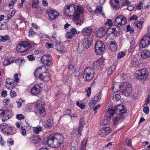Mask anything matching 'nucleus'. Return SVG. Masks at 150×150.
Listing matches in <instances>:
<instances>
[{"instance_id": "obj_16", "label": "nucleus", "mask_w": 150, "mask_h": 150, "mask_svg": "<svg viewBox=\"0 0 150 150\" xmlns=\"http://www.w3.org/2000/svg\"><path fill=\"white\" fill-rule=\"evenodd\" d=\"M15 82L13 80L11 79H7L6 81V88L11 90L14 87Z\"/></svg>"}, {"instance_id": "obj_38", "label": "nucleus", "mask_w": 150, "mask_h": 150, "mask_svg": "<svg viewBox=\"0 0 150 150\" xmlns=\"http://www.w3.org/2000/svg\"><path fill=\"white\" fill-rule=\"evenodd\" d=\"M142 24L143 23L141 21H140L139 22L138 21H136L134 22L135 26L137 28L139 29H140L141 28Z\"/></svg>"}, {"instance_id": "obj_6", "label": "nucleus", "mask_w": 150, "mask_h": 150, "mask_svg": "<svg viewBox=\"0 0 150 150\" xmlns=\"http://www.w3.org/2000/svg\"><path fill=\"white\" fill-rule=\"evenodd\" d=\"M75 11V6L72 4L66 6L64 8V13L68 16L74 15Z\"/></svg>"}, {"instance_id": "obj_35", "label": "nucleus", "mask_w": 150, "mask_h": 150, "mask_svg": "<svg viewBox=\"0 0 150 150\" xmlns=\"http://www.w3.org/2000/svg\"><path fill=\"white\" fill-rule=\"evenodd\" d=\"M116 66L115 65H112L109 69L108 71V74L109 75L111 74L112 72L115 70L116 69Z\"/></svg>"}, {"instance_id": "obj_33", "label": "nucleus", "mask_w": 150, "mask_h": 150, "mask_svg": "<svg viewBox=\"0 0 150 150\" xmlns=\"http://www.w3.org/2000/svg\"><path fill=\"white\" fill-rule=\"evenodd\" d=\"M44 75L43 76V79H42V80L45 81H47L50 80V76L49 73L47 72H44Z\"/></svg>"}, {"instance_id": "obj_11", "label": "nucleus", "mask_w": 150, "mask_h": 150, "mask_svg": "<svg viewBox=\"0 0 150 150\" xmlns=\"http://www.w3.org/2000/svg\"><path fill=\"white\" fill-rule=\"evenodd\" d=\"M2 125H2L3 127L2 129V131L3 133L8 136L14 134L13 133V130L11 126L6 124L5 123H3Z\"/></svg>"}, {"instance_id": "obj_63", "label": "nucleus", "mask_w": 150, "mask_h": 150, "mask_svg": "<svg viewBox=\"0 0 150 150\" xmlns=\"http://www.w3.org/2000/svg\"><path fill=\"white\" fill-rule=\"evenodd\" d=\"M143 111L146 114H148L149 112V107L146 106L143 109Z\"/></svg>"}, {"instance_id": "obj_24", "label": "nucleus", "mask_w": 150, "mask_h": 150, "mask_svg": "<svg viewBox=\"0 0 150 150\" xmlns=\"http://www.w3.org/2000/svg\"><path fill=\"white\" fill-rule=\"evenodd\" d=\"M103 62V60L102 59L97 60L93 64V67L95 68L99 67Z\"/></svg>"}, {"instance_id": "obj_7", "label": "nucleus", "mask_w": 150, "mask_h": 150, "mask_svg": "<svg viewBox=\"0 0 150 150\" xmlns=\"http://www.w3.org/2000/svg\"><path fill=\"white\" fill-rule=\"evenodd\" d=\"M30 45L27 42H21L17 46V50L18 52H23L28 50Z\"/></svg>"}, {"instance_id": "obj_13", "label": "nucleus", "mask_w": 150, "mask_h": 150, "mask_svg": "<svg viewBox=\"0 0 150 150\" xmlns=\"http://www.w3.org/2000/svg\"><path fill=\"white\" fill-rule=\"evenodd\" d=\"M108 29L109 28L105 26L100 27L96 32L97 36L98 37H102L104 36L106 34Z\"/></svg>"}, {"instance_id": "obj_4", "label": "nucleus", "mask_w": 150, "mask_h": 150, "mask_svg": "<svg viewBox=\"0 0 150 150\" xmlns=\"http://www.w3.org/2000/svg\"><path fill=\"white\" fill-rule=\"evenodd\" d=\"M94 72L93 70L90 67L86 68L84 71L83 78L86 81H89L93 78Z\"/></svg>"}, {"instance_id": "obj_17", "label": "nucleus", "mask_w": 150, "mask_h": 150, "mask_svg": "<svg viewBox=\"0 0 150 150\" xmlns=\"http://www.w3.org/2000/svg\"><path fill=\"white\" fill-rule=\"evenodd\" d=\"M29 140H30V142L33 144H38L41 141V139L40 137L38 136H31L28 138Z\"/></svg>"}, {"instance_id": "obj_27", "label": "nucleus", "mask_w": 150, "mask_h": 150, "mask_svg": "<svg viewBox=\"0 0 150 150\" xmlns=\"http://www.w3.org/2000/svg\"><path fill=\"white\" fill-rule=\"evenodd\" d=\"M87 142V139L86 138H85L81 142L79 150H86V147Z\"/></svg>"}, {"instance_id": "obj_47", "label": "nucleus", "mask_w": 150, "mask_h": 150, "mask_svg": "<svg viewBox=\"0 0 150 150\" xmlns=\"http://www.w3.org/2000/svg\"><path fill=\"white\" fill-rule=\"evenodd\" d=\"M15 62L17 64L19 63L23 64L25 62L24 59L23 58L17 59L15 61Z\"/></svg>"}, {"instance_id": "obj_42", "label": "nucleus", "mask_w": 150, "mask_h": 150, "mask_svg": "<svg viewBox=\"0 0 150 150\" xmlns=\"http://www.w3.org/2000/svg\"><path fill=\"white\" fill-rule=\"evenodd\" d=\"M53 124V122L50 120H48L45 123V126L47 128L50 127L52 126Z\"/></svg>"}, {"instance_id": "obj_26", "label": "nucleus", "mask_w": 150, "mask_h": 150, "mask_svg": "<svg viewBox=\"0 0 150 150\" xmlns=\"http://www.w3.org/2000/svg\"><path fill=\"white\" fill-rule=\"evenodd\" d=\"M102 93L100 91L99 93H97L93 99V100L95 102H97L99 101L101 98Z\"/></svg>"}, {"instance_id": "obj_29", "label": "nucleus", "mask_w": 150, "mask_h": 150, "mask_svg": "<svg viewBox=\"0 0 150 150\" xmlns=\"http://www.w3.org/2000/svg\"><path fill=\"white\" fill-rule=\"evenodd\" d=\"M42 67H40L36 69L34 71V74L35 76L36 77H38L39 75L42 73Z\"/></svg>"}, {"instance_id": "obj_28", "label": "nucleus", "mask_w": 150, "mask_h": 150, "mask_svg": "<svg viewBox=\"0 0 150 150\" xmlns=\"http://www.w3.org/2000/svg\"><path fill=\"white\" fill-rule=\"evenodd\" d=\"M40 89L39 88L37 87L36 86H33L31 89V91L32 94H37L40 92Z\"/></svg>"}, {"instance_id": "obj_43", "label": "nucleus", "mask_w": 150, "mask_h": 150, "mask_svg": "<svg viewBox=\"0 0 150 150\" xmlns=\"http://www.w3.org/2000/svg\"><path fill=\"white\" fill-rule=\"evenodd\" d=\"M112 22L111 19H107V22L105 23V26H107V25H108V27L109 28V29L110 28V27L112 26Z\"/></svg>"}, {"instance_id": "obj_56", "label": "nucleus", "mask_w": 150, "mask_h": 150, "mask_svg": "<svg viewBox=\"0 0 150 150\" xmlns=\"http://www.w3.org/2000/svg\"><path fill=\"white\" fill-rule=\"evenodd\" d=\"M16 118L18 120H21L24 118V116L22 114H18L16 115Z\"/></svg>"}, {"instance_id": "obj_5", "label": "nucleus", "mask_w": 150, "mask_h": 150, "mask_svg": "<svg viewBox=\"0 0 150 150\" xmlns=\"http://www.w3.org/2000/svg\"><path fill=\"white\" fill-rule=\"evenodd\" d=\"M150 42V35H145L142 39L140 42L139 47V50H142V48H145L148 46Z\"/></svg>"}, {"instance_id": "obj_54", "label": "nucleus", "mask_w": 150, "mask_h": 150, "mask_svg": "<svg viewBox=\"0 0 150 150\" xmlns=\"http://www.w3.org/2000/svg\"><path fill=\"white\" fill-rule=\"evenodd\" d=\"M34 8H35L36 9L35 10V12L37 13H42V11L40 8L39 7V6H37L36 7H35Z\"/></svg>"}, {"instance_id": "obj_40", "label": "nucleus", "mask_w": 150, "mask_h": 150, "mask_svg": "<svg viewBox=\"0 0 150 150\" xmlns=\"http://www.w3.org/2000/svg\"><path fill=\"white\" fill-rule=\"evenodd\" d=\"M9 37L8 35H5L4 36H0V41L5 42L9 40Z\"/></svg>"}, {"instance_id": "obj_32", "label": "nucleus", "mask_w": 150, "mask_h": 150, "mask_svg": "<svg viewBox=\"0 0 150 150\" xmlns=\"http://www.w3.org/2000/svg\"><path fill=\"white\" fill-rule=\"evenodd\" d=\"M42 127L40 126H37L33 127V132L36 134H38L40 132L42 131Z\"/></svg>"}, {"instance_id": "obj_36", "label": "nucleus", "mask_w": 150, "mask_h": 150, "mask_svg": "<svg viewBox=\"0 0 150 150\" xmlns=\"http://www.w3.org/2000/svg\"><path fill=\"white\" fill-rule=\"evenodd\" d=\"M131 63L132 65L135 67H138L139 65L138 61L137 60H132Z\"/></svg>"}, {"instance_id": "obj_25", "label": "nucleus", "mask_w": 150, "mask_h": 150, "mask_svg": "<svg viewBox=\"0 0 150 150\" xmlns=\"http://www.w3.org/2000/svg\"><path fill=\"white\" fill-rule=\"evenodd\" d=\"M150 55V52L149 51L145 50L142 51L141 54V56L143 59H146Z\"/></svg>"}, {"instance_id": "obj_18", "label": "nucleus", "mask_w": 150, "mask_h": 150, "mask_svg": "<svg viewBox=\"0 0 150 150\" xmlns=\"http://www.w3.org/2000/svg\"><path fill=\"white\" fill-rule=\"evenodd\" d=\"M82 32L84 35L89 36L92 34V30L90 27H86L83 29Z\"/></svg>"}, {"instance_id": "obj_31", "label": "nucleus", "mask_w": 150, "mask_h": 150, "mask_svg": "<svg viewBox=\"0 0 150 150\" xmlns=\"http://www.w3.org/2000/svg\"><path fill=\"white\" fill-rule=\"evenodd\" d=\"M124 117L122 116H121L120 117L119 115H118L113 120V123L114 124V125L118 123L119 121L122 119V120L123 119Z\"/></svg>"}, {"instance_id": "obj_52", "label": "nucleus", "mask_w": 150, "mask_h": 150, "mask_svg": "<svg viewBox=\"0 0 150 150\" xmlns=\"http://www.w3.org/2000/svg\"><path fill=\"white\" fill-rule=\"evenodd\" d=\"M125 55V53L123 52H120L117 56V58L120 59Z\"/></svg>"}, {"instance_id": "obj_53", "label": "nucleus", "mask_w": 150, "mask_h": 150, "mask_svg": "<svg viewBox=\"0 0 150 150\" xmlns=\"http://www.w3.org/2000/svg\"><path fill=\"white\" fill-rule=\"evenodd\" d=\"M126 28L127 31L129 32L130 33H132L134 32V29L132 28H131L130 25H128L127 27Z\"/></svg>"}, {"instance_id": "obj_22", "label": "nucleus", "mask_w": 150, "mask_h": 150, "mask_svg": "<svg viewBox=\"0 0 150 150\" xmlns=\"http://www.w3.org/2000/svg\"><path fill=\"white\" fill-rule=\"evenodd\" d=\"M115 112V110L112 109H109L106 110L105 115L107 118H110L111 117H112L114 115Z\"/></svg>"}, {"instance_id": "obj_39", "label": "nucleus", "mask_w": 150, "mask_h": 150, "mask_svg": "<svg viewBox=\"0 0 150 150\" xmlns=\"http://www.w3.org/2000/svg\"><path fill=\"white\" fill-rule=\"evenodd\" d=\"M103 129L104 130L103 132H105L106 135L109 134L111 131V128L109 127H104Z\"/></svg>"}, {"instance_id": "obj_10", "label": "nucleus", "mask_w": 150, "mask_h": 150, "mask_svg": "<svg viewBox=\"0 0 150 150\" xmlns=\"http://www.w3.org/2000/svg\"><path fill=\"white\" fill-rule=\"evenodd\" d=\"M127 22L126 19L122 16L119 15L115 19L114 23V25L119 27L122 25H125Z\"/></svg>"}, {"instance_id": "obj_30", "label": "nucleus", "mask_w": 150, "mask_h": 150, "mask_svg": "<svg viewBox=\"0 0 150 150\" xmlns=\"http://www.w3.org/2000/svg\"><path fill=\"white\" fill-rule=\"evenodd\" d=\"M14 60L11 58H8L5 59L3 62V64L4 66H6L14 62Z\"/></svg>"}, {"instance_id": "obj_23", "label": "nucleus", "mask_w": 150, "mask_h": 150, "mask_svg": "<svg viewBox=\"0 0 150 150\" xmlns=\"http://www.w3.org/2000/svg\"><path fill=\"white\" fill-rule=\"evenodd\" d=\"M117 44L115 41H112L110 42V44L109 46L110 49L112 52L115 51L117 48Z\"/></svg>"}, {"instance_id": "obj_37", "label": "nucleus", "mask_w": 150, "mask_h": 150, "mask_svg": "<svg viewBox=\"0 0 150 150\" xmlns=\"http://www.w3.org/2000/svg\"><path fill=\"white\" fill-rule=\"evenodd\" d=\"M35 108L38 110V111H39V110L44 108L43 107L42 105L39 103H37L35 105Z\"/></svg>"}, {"instance_id": "obj_14", "label": "nucleus", "mask_w": 150, "mask_h": 150, "mask_svg": "<svg viewBox=\"0 0 150 150\" xmlns=\"http://www.w3.org/2000/svg\"><path fill=\"white\" fill-rule=\"evenodd\" d=\"M41 60L43 64L46 66H50L51 64V59L50 55L43 56L41 59Z\"/></svg>"}, {"instance_id": "obj_45", "label": "nucleus", "mask_w": 150, "mask_h": 150, "mask_svg": "<svg viewBox=\"0 0 150 150\" xmlns=\"http://www.w3.org/2000/svg\"><path fill=\"white\" fill-rule=\"evenodd\" d=\"M38 112H39L40 115L41 117H44L46 114L44 108L39 110Z\"/></svg>"}, {"instance_id": "obj_48", "label": "nucleus", "mask_w": 150, "mask_h": 150, "mask_svg": "<svg viewBox=\"0 0 150 150\" xmlns=\"http://www.w3.org/2000/svg\"><path fill=\"white\" fill-rule=\"evenodd\" d=\"M85 91L87 93V95L88 97L90 96L91 94V88L88 87L85 89Z\"/></svg>"}, {"instance_id": "obj_19", "label": "nucleus", "mask_w": 150, "mask_h": 150, "mask_svg": "<svg viewBox=\"0 0 150 150\" xmlns=\"http://www.w3.org/2000/svg\"><path fill=\"white\" fill-rule=\"evenodd\" d=\"M90 38H84L82 43L84 48H88L91 45V43L90 41Z\"/></svg>"}, {"instance_id": "obj_51", "label": "nucleus", "mask_w": 150, "mask_h": 150, "mask_svg": "<svg viewBox=\"0 0 150 150\" xmlns=\"http://www.w3.org/2000/svg\"><path fill=\"white\" fill-rule=\"evenodd\" d=\"M85 124V122L84 121V117L81 118L79 121V125L84 126Z\"/></svg>"}, {"instance_id": "obj_8", "label": "nucleus", "mask_w": 150, "mask_h": 150, "mask_svg": "<svg viewBox=\"0 0 150 150\" xmlns=\"http://www.w3.org/2000/svg\"><path fill=\"white\" fill-rule=\"evenodd\" d=\"M95 49L96 54L98 55L101 54L105 50L104 43L101 41H97L95 44Z\"/></svg>"}, {"instance_id": "obj_60", "label": "nucleus", "mask_w": 150, "mask_h": 150, "mask_svg": "<svg viewBox=\"0 0 150 150\" xmlns=\"http://www.w3.org/2000/svg\"><path fill=\"white\" fill-rule=\"evenodd\" d=\"M14 78V81H15L16 82H19V78L18 77V74H15L13 76Z\"/></svg>"}, {"instance_id": "obj_2", "label": "nucleus", "mask_w": 150, "mask_h": 150, "mask_svg": "<svg viewBox=\"0 0 150 150\" xmlns=\"http://www.w3.org/2000/svg\"><path fill=\"white\" fill-rule=\"evenodd\" d=\"M121 89L122 94L128 96L131 94L132 92V87L129 83L125 82L121 84H120L117 82H115L114 83L112 91L116 92L118 91V89Z\"/></svg>"}, {"instance_id": "obj_41", "label": "nucleus", "mask_w": 150, "mask_h": 150, "mask_svg": "<svg viewBox=\"0 0 150 150\" xmlns=\"http://www.w3.org/2000/svg\"><path fill=\"white\" fill-rule=\"evenodd\" d=\"M38 4L39 0H33L31 6L32 8H34L35 7L39 6Z\"/></svg>"}, {"instance_id": "obj_21", "label": "nucleus", "mask_w": 150, "mask_h": 150, "mask_svg": "<svg viewBox=\"0 0 150 150\" xmlns=\"http://www.w3.org/2000/svg\"><path fill=\"white\" fill-rule=\"evenodd\" d=\"M116 110L119 112L120 115L125 114L126 111L125 107L124 105H118L117 108Z\"/></svg>"}, {"instance_id": "obj_46", "label": "nucleus", "mask_w": 150, "mask_h": 150, "mask_svg": "<svg viewBox=\"0 0 150 150\" xmlns=\"http://www.w3.org/2000/svg\"><path fill=\"white\" fill-rule=\"evenodd\" d=\"M74 36V35L70 32L67 33L65 35V37L68 39H71Z\"/></svg>"}, {"instance_id": "obj_64", "label": "nucleus", "mask_w": 150, "mask_h": 150, "mask_svg": "<svg viewBox=\"0 0 150 150\" xmlns=\"http://www.w3.org/2000/svg\"><path fill=\"white\" fill-rule=\"evenodd\" d=\"M74 35L75 34H76L77 31H76V29L74 28H73L71 29L70 31Z\"/></svg>"}, {"instance_id": "obj_15", "label": "nucleus", "mask_w": 150, "mask_h": 150, "mask_svg": "<svg viewBox=\"0 0 150 150\" xmlns=\"http://www.w3.org/2000/svg\"><path fill=\"white\" fill-rule=\"evenodd\" d=\"M49 19L50 20H54L59 15L58 12L56 11L52 10H48L47 11Z\"/></svg>"}, {"instance_id": "obj_49", "label": "nucleus", "mask_w": 150, "mask_h": 150, "mask_svg": "<svg viewBox=\"0 0 150 150\" xmlns=\"http://www.w3.org/2000/svg\"><path fill=\"white\" fill-rule=\"evenodd\" d=\"M108 123H109V120L106 119L102 120L100 122V125H105Z\"/></svg>"}, {"instance_id": "obj_3", "label": "nucleus", "mask_w": 150, "mask_h": 150, "mask_svg": "<svg viewBox=\"0 0 150 150\" xmlns=\"http://www.w3.org/2000/svg\"><path fill=\"white\" fill-rule=\"evenodd\" d=\"M83 7L80 6H77L76 10L74 12L73 20L75 21L77 25H81L83 23L82 20L80 18V15L83 12Z\"/></svg>"}, {"instance_id": "obj_55", "label": "nucleus", "mask_w": 150, "mask_h": 150, "mask_svg": "<svg viewBox=\"0 0 150 150\" xmlns=\"http://www.w3.org/2000/svg\"><path fill=\"white\" fill-rule=\"evenodd\" d=\"M96 103V102H95L93 100L89 102V105L91 108H93Z\"/></svg>"}, {"instance_id": "obj_34", "label": "nucleus", "mask_w": 150, "mask_h": 150, "mask_svg": "<svg viewBox=\"0 0 150 150\" xmlns=\"http://www.w3.org/2000/svg\"><path fill=\"white\" fill-rule=\"evenodd\" d=\"M95 12L96 13H100L101 15H103V13L102 11V7L100 6H97Z\"/></svg>"}, {"instance_id": "obj_44", "label": "nucleus", "mask_w": 150, "mask_h": 150, "mask_svg": "<svg viewBox=\"0 0 150 150\" xmlns=\"http://www.w3.org/2000/svg\"><path fill=\"white\" fill-rule=\"evenodd\" d=\"M15 11H13L11 13H9L7 15V19L9 20L11 19L12 17L14 15L15 13Z\"/></svg>"}, {"instance_id": "obj_12", "label": "nucleus", "mask_w": 150, "mask_h": 150, "mask_svg": "<svg viewBox=\"0 0 150 150\" xmlns=\"http://www.w3.org/2000/svg\"><path fill=\"white\" fill-rule=\"evenodd\" d=\"M11 111L8 109L0 110V116L4 117V119L2 120L3 122L9 119L11 117Z\"/></svg>"}, {"instance_id": "obj_62", "label": "nucleus", "mask_w": 150, "mask_h": 150, "mask_svg": "<svg viewBox=\"0 0 150 150\" xmlns=\"http://www.w3.org/2000/svg\"><path fill=\"white\" fill-rule=\"evenodd\" d=\"M126 144L129 147H132V142L130 139H127L126 141Z\"/></svg>"}, {"instance_id": "obj_20", "label": "nucleus", "mask_w": 150, "mask_h": 150, "mask_svg": "<svg viewBox=\"0 0 150 150\" xmlns=\"http://www.w3.org/2000/svg\"><path fill=\"white\" fill-rule=\"evenodd\" d=\"M121 0H110L111 5L116 9L119 8V3Z\"/></svg>"}, {"instance_id": "obj_61", "label": "nucleus", "mask_w": 150, "mask_h": 150, "mask_svg": "<svg viewBox=\"0 0 150 150\" xmlns=\"http://www.w3.org/2000/svg\"><path fill=\"white\" fill-rule=\"evenodd\" d=\"M71 111L69 109H67L65 110L64 112V116L69 115L70 113H71Z\"/></svg>"}, {"instance_id": "obj_59", "label": "nucleus", "mask_w": 150, "mask_h": 150, "mask_svg": "<svg viewBox=\"0 0 150 150\" xmlns=\"http://www.w3.org/2000/svg\"><path fill=\"white\" fill-rule=\"evenodd\" d=\"M76 104L81 109H83L85 108V105H84L81 103H80L79 102H77L76 103Z\"/></svg>"}, {"instance_id": "obj_9", "label": "nucleus", "mask_w": 150, "mask_h": 150, "mask_svg": "<svg viewBox=\"0 0 150 150\" xmlns=\"http://www.w3.org/2000/svg\"><path fill=\"white\" fill-rule=\"evenodd\" d=\"M148 74V71L145 69H143L137 71L135 76L138 79L142 80L146 78Z\"/></svg>"}, {"instance_id": "obj_57", "label": "nucleus", "mask_w": 150, "mask_h": 150, "mask_svg": "<svg viewBox=\"0 0 150 150\" xmlns=\"http://www.w3.org/2000/svg\"><path fill=\"white\" fill-rule=\"evenodd\" d=\"M83 126L79 125V126L78 128V133L80 135H81V132L83 129Z\"/></svg>"}, {"instance_id": "obj_1", "label": "nucleus", "mask_w": 150, "mask_h": 150, "mask_svg": "<svg viewBox=\"0 0 150 150\" xmlns=\"http://www.w3.org/2000/svg\"><path fill=\"white\" fill-rule=\"evenodd\" d=\"M64 140V137L62 134H56L49 137L47 144L52 147L57 148L63 143Z\"/></svg>"}, {"instance_id": "obj_50", "label": "nucleus", "mask_w": 150, "mask_h": 150, "mask_svg": "<svg viewBox=\"0 0 150 150\" xmlns=\"http://www.w3.org/2000/svg\"><path fill=\"white\" fill-rule=\"evenodd\" d=\"M103 130L102 128V129L100 130L98 132V134L102 137H104L106 135L105 132H103Z\"/></svg>"}, {"instance_id": "obj_58", "label": "nucleus", "mask_w": 150, "mask_h": 150, "mask_svg": "<svg viewBox=\"0 0 150 150\" xmlns=\"http://www.w3.org/2000/svg\"><path fill=\"white\" fill-rule=\"evenodd\" d=\"M112 33L113 34L114 36L116 37L119 35V33L118 31L116 30L115 28H113V31L112 32Z\"/></svg>"}]
</instances>
